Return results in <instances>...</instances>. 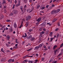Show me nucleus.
I'll list each match as a JSON object with an SVG mask.
<instances>
[{"label": "nucleus", "mask_w": 63, "mask_h": 63, "mask_svg": "<svg viewBox=\"0 0 63 63\" xmlns=\"http://www.w3.org/2000/svg\"><path fill=\"white\" fill-rule=\"evenodd\" d=\"M31 19V17L30 16H29L27 17L26 20V21H28V20H30Z\"/></svg>", "instance_id": "f257e3e1"}, {"label": "nucleus", "mask_w": 63, "mask_h": 63, "mask_svg": "<svg viewBox=\"0 0 63 63\" xmlns=\"http://www.w3.org/2000/svg\"><path fill=\"white\" fill-rule=\"evenodd\" d=\"M33 9H29L27 11L28 13H30L32 12H33Z\"/></svg>", "instance_id": "f03ea898"}, {"label": "nucleus", "mask_w": 63, "mask_h": 63, "mask_svg": "<svg viewBox=\"0 0 63 63\" xmlns=\"http://www.w3.org/2000/svg\"><path fill=\"white\" fill-rule=\"evenodd\" d=\"M56 11L55 10H54L52 11L51 12V13L52 15H53V14H55V13H56Z\"/></svg>", "instance_id": "7ed1b4c3"}, {"label": "nucleus", "mask_w": 63, "mask_h": 63, "mask_svg": "<svg viewBox=\"0 0 63 63\" xmlns=\"http://www.w3.org/2000/svg\"><path fill=\"white\" fill-rule=\"evenodd\" d=\"M42 18L41 17H39L38 19L37 20V21L38 22H40L42 20Z\"/></svg>", "instance_id": "20e7f679"}, {"label": "nucleus", "mask_w": 63, "mask_h": 63, "mask_svg": "<svg viewBox=\"0 0 63 63\" xmlns=\"http://www.w3.org/2000/svg\"><path fill=\"white\" fill-rule=\"evenodd\" d=\"M14 26L15 28H17V25L16 24V22H15L14 23Z\"/></svg>", "instance_id": "39448f33"}, {"label": "nucleus", "mask_w": 63, "mask_h": 63, "mask_svg": "<svg viewBox=\"0 0 63 63\" xmlns=\"http://www.w3.org/2000/svg\"><path fill=\"white\" fill-rule=\"evenodd\" d=\"M42 46H44V43H42L41 44H40V45H39V47L40 48V47H42Z\"/></svg>", "instance_id": "423d86ee"}, {"label": "nucleus", "mask_w": 63, "mask_h": 63, "mask_svg": "<svg viewBox=\"0 0 63 63\" xmlns=\"http://www.w3.org/2000/svg\"><path fill=\"white\" fill-rule=\"evenodd\" d=\"M46 24V22H44V23H42V24H41V26H43V27H45L46 26L45 25Z\"/></svg>", "instance_id": "0eeeda50"}, {"label": "nucleus", "mask_w": 63, "mask_h": 63, "mask_svg": "<svg viewBox=\"0 0 63 63\" xmlns=\"http://www.w3.org/2000/svg\"><path fill=\"white\" fill-rule=\"evenodd\" d=\"M45 34V32L43 31L42 32H40V35H41L42 37V35H43V34Z\"/></svg>", "instance_id": "6e6552de"}, {"label": "nucleus", "mask_w": 63, "mask_h": 63, "mask_svg": "<svg viewBox=\"0 0 63 63\" xmlns=\"http://www.w3.org/2000/svg\"><path fill=\"white\" fill-rule=\"evenodd\" d=\"M13 13L14 14H16L17 13V11L16 10H15L13 11Z\"/></svg>", "instance_id": "1a4fd4ad"}, {"label": "nucleus", "mask_w": 63, "mask_h": 63, "mask_svg": "<svg viewBox=\"0 0 63 63\" xmlns=\"http://www.w3.org/2000/svg\"><path fill=\"white\" fill-rule=\"evenodd\" d=\"M59 49V48H58L56 50H55V51H54V54H56V52H57V50H58H58Z\"/></svg>", "instance_id": "9d476101"}, {"label": "nucleus", "mask_w": 63, "mask_h": 63, "mask_svg": "<svg viewBox=\"0 0 63 63\" xmlns=\"http://www.w3.org/2000/svg\"><path fill=\"white\" fill-rule=\"evenodd\" d=\"M5 60H6V59H5V58H3L1 60V61L3 62L4 61H5Z\"/></svg>", "instance_id": "9b49d317"}, {"label": "nucleus", "mask_w": 63, "mask_h": 63, "mask_svg": "<svg viewBox=\"0 0 63 63\" xmlns=\"http://www.w3.org/2000/svg\"><path fill=\"white\" fill-rule=\"evenodd\" d=\"M6 39H7L8 40H9L10 39V37L9 35H8L7 36H6Z\"/></svg>", "instance_id": "f8f14e48"}, {"label": "nucleus", "mask_w": 63, "mask_h": 63, "mask_svg": "<svg viewBox=\"0 0 63 63\" xmlns=\"http://www.w3.org/2000/svg\"><path fill=\"white\" fill-rule=\"evenodd\" d=\"M32 35H30L29 36L27 37V38L28 39H30V38H32Z\"/></svg>", "instance_id": "ddd939ff"}, {"label": "nucleus", "mask_w": 63, "mask_h": 63, "mask_svg": "<svg viewBox=\"0 0 63 63\" xmlns=\"http://www.w3.org/2000/svg\"><path fill=\"white\" fill-rule=\"evenodd\" d=\"M25 36L24 35H23L22 36L23 37H24V38H26V36H27V34L26 33H25Z\"/></svg>", "instance_id": "4468645a"}, {"label": "nucleus", "mask_w": 63, "mask_h": 63, "mask_svg": "<svg viewBox=\"0 0 63 63\" xmlns=\"http://www.w3.org/2000/svg\"><path fill=\"white\" fill-rule=\"evenodd\" d=\"M57 47V46L56 45L53 48V49H55L56 48V47Z\"/></svg>", "instance_id": "2eb2a0df"}, {"label": "nucleus", "mask_w": 63, "mask_h": 63, "mask_svg": "<svg viewBox=\"0 0 63 63\" xmlns=\"http://www.w3.org/2000/svg\"><path fill=\"white\" fill-rule=\"evenodd\" d=\"M39 46H37L35 47V49H39Z\"/></svg>", "instance_id": "dca6fc26"}, {"label": "nucleus", "mask_w": 63, "mask_h": 63, "mask_svg": "<svg viewBox=\"0 0 63 63\" xmlns=\"http://www.w3.org/2000/svg\"><path fill=\"white\" fill-rule=\"evenodd\" d=\"M31 41H33L34 39H35V38L34 37H32L30 39Z\"/></svg>", "instance_id": "f3484780"}, {"label": "nucleus", "mask_w": 63, "mask_h": 63, "mask_svg": "<svg viewBox=\"0 0 63 63\" xmlns=\"http://www.w3.org/2000/svg\"><path fill=\"white\" fill-rule=\"evenodd\" d=\"M20 9H21L22 12H23V9H22V6H21L20 7Z\"/></svg>", "instance_id": "a211bd4d"}, {"label": "nucleus", "mask_w": 63, "mask_h": 63, "mask_svg": "<svg viewBox=\"0 0 63 63\" xmlns=\"http://www.w3.org/2000/svg\"><path fill=\"white\" fill-rule=\"evenodd\" d=\"M1 51H2V52H3V53H4V50H3V48H1Z\"/></svg>", "instance_id": "6ab92c4d"}, {"label": "nucleus", "mask_w": 63, "mask_h": 63, "mask_svg": "<svg viewBox=\"0 0 63 63\" xmlns=\"http://www.w3.org/2000/svg\"><path fill=\"white\" fill-rule=\"evenodd\" d=\"M12 59H10V60H9L8 61L9 62V63H11V62H12Z\"/></svg>", "instance_id": "aec40b11"}, {"label": "nucleus", "mask_w": 63, "mask_h": 63, "mask_svg": "<svg viewBox=\"0 0 63 63\" xmlns=\"http://www.w3.org/2000/svg\"><path fill=\"white\" fill-rule=\"evenodd\" d=\"M22 24H23V21L22 22V23L21 24V26L20 27H19V28H21V27H22Z\"/></svg>", "instance_id": "412c9836"}, {"label": "nucleus", "mask_w": 63, "mask_h": 63, "mask_svg": "<svg viewBox=\"0 0 63 63\" xmlns=\"http://www.w3.org/2000/svg\"><path fill=\"white\" fill-rule=\"evenodd\" d=\"M52 6H50L48 7V9L49 10H50V9H52Z\"/></svg>", "instance_id": "4be33fe9"}, {"label": "nucleus", "mask_w": 63, "mask_h": 63, "mask_svg": "<svg viewBox=\"0 0 63 63\" xmlns=\"http://www.w3.org/2000/svg\"><path fill=\"white\" fill-rule=\"evenodd\" d=\"M24 2L25 3H27V0H24Z\"/></svg>", "instance_id": "5701e85b"}, {"label": "nucleus", "mask_w": 63, "mask_h": 63, "mask_svg": "<svg viewBox=\"0 0 63 63\" xmlns=\"http://www.w3.org/2000/svg\"><path fill=\"white\" fill-rule=\"evenodd\" d=\"M28 57V56H25L24 57H23V59H25V58H26V57Z\"/></svg>", "instance_id": "b1692460"}, {"label": "nucleus", "mask_w": 63, "mask_h": 63, "mask_svg": "<svg viewBox=\"0 0 63 63\" xmlns=\"http://www.w3.org/2000/svg\"><path fill=\"white\" fill-rule=\"evenodd\" d=\"M52 34H53L52 32H51L50 33V34H49V35H50V37L51 36H52Z\"/></svg>", "instance_id": "393cba45"}, {"label": "nucleus", "mask_w": 63, "mask_h": 63, "mask_svg": "<svg viewBox=\"0 0 63 63\" xmlns=\"http://www.w3.org/2000/svg\"><path fill=\"white\" fill-rule=\"evenodd\" d=\"M6 21L7 22H11V21L10 20L7 19L6 20Z\"/></svg>", "instance_id": "a878e982"}, {"label": "nucleus", "mask_w": 63, "mask_h": 63, "mask_svg": "<svg viewBox=\"0 0 63 63\" xmlns=\"http://www.w3.org/2000/svg\"><path fill=\"white\" fill-rule=\"evenodd\" d=\"M60 10V9H58L57 10V11H56V12H57V13H58V12H59Z\"/></svg>", "instance_id": "bb28decb"}, {"label": "nucleus", "mask_w": 63, "mask_h": 63, "mask_svg": "<svg viewBox=\"0 0 63 63\" xmlns=\"http://www.w3.org/2000/svg\"><path fill=\"white\" fill-rule=\"evenodd\" d=\"M54 39V38H50L51 40L50 41H51V42L52 41V40H53V39Z\"/></svg>", "instance_id": "cd10ccee"}, {"label": "nucleus", "mask_w": 63, "mask_h": 63, "mask_svg": "<svg viewBox=\"0 0 63 63\" xmlns=\"http://www.w3.org/2000/svg\"><path fill=\"white\" fill-rule=\"evenodd\" d=\"M2 8V3L1 2H0V8Z\"/></svg>", "instance_id": "c85d7f7f"}, {"label": "nucleus", "mask_w": 63, "mask_h": 63, "mask_svg": "<svg viewBox=\"0 0 63 63\" xmlns=\"http://www.w3.org/2000/svg\"><path fill=\"white\" fill-rule=\"evenodd\" d=\"M57 63V61H54L52 62V63Z\"/></svg>", "instance_id": "c756f323"}, {"label": "nucleus", "mask_w": 63, "mask_h": 63, "mask_svg": "<svg viewBox=\"0 0 63 63\" xmlns=\"http://www.w3.org/2000/svg\"><path fill=\"white\" fill-rule=\"evenodd\" d=\"M20 3H18V4H17V7H18V6H20Z\"/></svg>", "instance_id": "7c9ffc66"}, {"label": "nucleus", "mask_w": 63, "mask_h": 63, "mask_svg": "<svg viewBox=\"0 0 63 63\" xmlns=\"http://www.w3.org/2000/svg\"><path fill=\"white\" fill-rule=\"evenodd\" d=\"M32 49L30 48L29 49L27 50V51H31V50Z\"/></svg>", "instance_id": "2f4dec72"}, {"label": "nucleus", "mask_w": 63, "mask_h": 63, "mask_svg": "<svg viewBox=\"0 0 63 63\" xmlns=\"http://www.w3.org/2000/svg\"><path fill=\"white\" fill-rule=\"evenodd\" d=\"M63 46V43H62V44L60 46V47H62Z\"/></svg>", "instance_id": "473e14b6"}, {"label": "nucleus", "mask_w": 63, "mask_h": 63, "mask_svg": "<svg viewBox=\"0 0 63 63\" xmlns=\"http://www.w3.org/2000/svg\"><path fill=\"white\" fill-rule=\"evenodd\" d=\"M27 60H25L23 62H24V63H26V62H27Z\"/></svg>", "instance_id": "72a5a7b5"}, {"label": "nucleus", "mask_w": 63, "mask_h": 63, "mask_svg": "<svg viewBox=\"0 0 63 63\" xmlns=\"http://www.w3.org/2000/svg\"><path fill=\"white\" fill-rule=\"evenodd\" d=\"M56 19H54L53 20V22H55L56 21Z\"/></svg>", "instance_id": "f704fd0d"}, {"label": "nucleus", "mask_w": 63, "mask_h": 63, "mask_svg": "<svg viewBox=\"0 0 63 63\" xmlns=\"http://www.w3.org/2000/svg\"><path fill=\"white\" fill-rule=\"evenodd\" d=\"M45 58H42L41 60L42 61H44Z\"/></svg>", "instance_id": "c9c22d12"}, {"label": "nucleus", "mask_w": 63, "mask_h": 63, "mask_svg": "<svg viewBox=\"0 0 63 63\" xmlns=\"http://www.w3.org/2000/svg\"><path fill=\"white\" fill-rule=\"evenodd\" d=\"M61 55H62V54L61 53H60L57 56L58 57H59V56H60Z\"/></svg>", "instance_id": "e433bc0d"}, {"label": "nucleus", "mask_w": 63, "mask_h": 63, "mask_svg": "<svg viewBox=\"0 0 63 63\" xmlns=\"http://www.w3.org/2000/svg\"><path fill=\"white\" fill-rule=\"evenodd\" d=\"M59 36V33H58L57 34V37L58 38Z\"/></svg>", "instance_id": "4c0bfd02"}, {"label": "nucleus", "mask_w": 63, "mask_h": 63, "mask_svg": "<svg viewBox=\"0 0 63 63\" xmlns=\"http://www.w3.org/2000/svg\"><path fill=\"white\" fill-rule=\"evenodd\" d=\"M58 28H57L55 30V31H58Z\"/></svg>", "instance_id": "58836bf2"}, {"label": "nucleus", "mask_w": 63, "mask_h": 63, "mask_svg": "<svg viewBox=\"0 0 63 63\" xmlns=\"http://www.w3.org/2000/svg\"><path fill=\"white\" fill-rule=\"evenodd\" d=\"M39 7H40V5H38L37 6V7L36 8L37 9H39Z\"/></svg>", "instance_id": "ea45409f"}, {"label": "nucleus", "mask_w": 63, "mask_h": 63, "mask_svg": "<svg viewBox=\"0 0 63 63\" xmlns=\"http://www.w3.org/2000/svg\"><path fill=\"white\" fill-rule=\"evenodd\" d=\"M15 4H14L13 5V8H12L13 9H14V8H15Z\"/></svg>", "instance_id": "a19ab883"}, {"label": "nucleus", "mask_w": 63, "mask_h": 63, "mask_svg": "<svg viewBox=\"0 0 63 63\" xmlns=\"http://www.w3.org/2000/svg\"><path fill=\"white\" fill-rule=\"evenodd\" d=\"M28 25V23H27L26 24V27H27V26Z\"/></svg>", "instance_id": "79ce46f5"}, {"label": "nucleus", "mask_w": 63, "mask_h": 63, "mask_svg": "<svg viewBox=\"0 0 63 63\" xmlns=\"http://www.w3.org/2000/svg\"><path fill=\"white\" fill-rule=\"evenodd\" d=\"M45 8V7H42L41 9L42 10H43V9H44Z\"/></svg>", "instance_id": "37998d69"}, {"label": "nucleus", "mask_w": 63, "mask_h": 63, "mask_svg": "<svg viewBox=\"0 0 63 63\" xmlns=\"http://www.w3.org/2000/svg\"><path fill=\"white\" fill-rule=\"evenodd\" d=\"M33 31V30L32 29L29 30V32H31V31Z\"/></svg>", "instance_id": "c03bdc74"}, {"label": "nucleus", "mask_w": 63, "mask_h": 63, "mask_svg": "<svg viewBox=\"0 0 63 63\" xmlns=\"http://www.w3.org/2000/svg\"><path fill=\"white\" fill-rule=\"evenodd\" d=\"M29 63H32V61H30L28 62Z\"/></svg>", "instance_id": "a18cd8bd"}, {"label": "nucleus", "mask_w": 63, "mask_h": 63, "mask_svg": "<svg viewBox=\"0 0 63 63\" xmlns=\"http://www.w3.org/2000/svg\"><path fill=\"white\" fill-rule=\"evenodd\" d=\"M10 16H13V14L12 13H11L10 14Z\"/></svg>", "instance_id": "49530a36"}, {"label": "nucleus", "mask_w": 63, "mask_h": 63, "mask_svg": "<svg viewBox=\"0 0 63 63\" xmlns=\"http://www.w3.org/2000/svg\"><path fill=\"white\" fill-rule=\"evenodd\" d=\"M6 45L7 46V47H8V46H9V45L8 44H6Z\"/></svg>", "instance_id": "de8ad7c7"}, {"label": "nucleus", "mask_w": 63, "mask_h": 63, "mask_svg": "<svg viewBox=\"0 0 63 63\" xmlns=\"http://www.w3.org/2000/svg\"><path fill=\"white\" fill-rule=\"evenodd\" d=\"M15 4H16V2H17V1H16V0H15Z\"/></svg>", "instance_id": "09e8293b"}, {"label": "nucleus", "mask_w": 63, "mask_h": 63, "mask_svg": "<svg viewBox=\"0 0 63 63\" xmlns=\"http://www.w3.org/2000/svg\"><path fill=\"white\" fill-rule=\"evenodd\" d=\"M54 6H55V5H54V4H53L52 5V7H54Z\"/></svg>", "instance_id": "8fccbe9b"}, {"label": "nucleus", "mask_w": 63, "mask_h": 63, "mask_svg": "<svg viewBox=\"0 0 63 63\" xmlns=\"http://www.w3.org/2000/svg\"><path fill=\"white\" fill-rule=\"evenodd\" d=\"M39 24V23L37 22L36 23V24H37V25H38Z\"/></svg>", "instance_id": "3c124183"}, {"label": "nucleus", "mask_w": 63, "mask_h": 63, "mask_svg": "<svg viewBox=\"0 0 63 63\" xmlns=\"http://www.w3.org/2000/svg\"><path fill=\"white\" fill-rule=\"evenodd\" d=\"M30 0L29 1V2L30 3H31V2H32V0Z\"/></svg>", "instance_id": "603ef678"}, {"label": "nucleus", "mask_w": 63, "mask_h": 63, "mask_svg": "<svg viewBox=\"0 0 63 63\" xmlns=\"http://www.w3.org/2000/svg\"><path fill=\"white\" fill-rule=\"evenodd\" d=\"M3 36H4V37H6V35L5 34H3Z\"/></svg>", "instance_id": "864d4df0"}, {"label": "nucleus", "mask_w": 63, "mask_h": 63, "mask_svg": "<svg viewBox=\"0 0 63 63\" xmlns=\"http://www.w3.org/2000/svg\"><path fill=\"white\" fill-rule=\"evenodd\" d=\"M3 2H4L5 3L6 2V1H5V0H3Z\"/></svg>", "instance_id": "5fc2aeb1"}, {"label": "nucleus", "mask_w": 63, "mask_h": 63, "mask_svg": "<svg viewBox=\"0 0 63 63\" xmlns=\"http://www.w3.org/2000/svg\"><path fill=\"white\" fill-rule=\"evenodd\" d=\"M17 39H16V43H17Z\"/></svg>", "instance_id": "6e6d98bb"}, {"label": "nucleus", "mask_w": 63, "mask_h": 63, "mask_svg": "<svg viewBox=\"0 0 63 63\" xmlns=\"http://www.w3.org/2000/svg\"><path fill=\"white\" fill-rule=\"evenodd\" d=\"M17 47V46H15V48H16Z\"/></svg>", "instance_id": "4d7b16f0"}, {"label": "nucleus", "mask_w": 63, "mask_h": 63, "mask_svg": "<svg viewBox=\"0 0 63 63\" xmlns=\"http://www.w3.org/2000/svg\"><path fill=\"white\" fill-rule=\"evenodd\" d=\"M8 29H9L8 28H7V27L6 28V30H8Z\"/></svg>", "instance_id": "13d9d810"}, {"label": "nucleus", "mask_w": 63, "mask_h": 63, "mask_svg": "<svg viewBox=\"0 0 63 63\" xmlns=\"http://www.w3.org/2000/svg\"><path fill=\"white\" fill-rule=\"evenodd\" d=\"M58 26H60V24H59V23H58Z\"/></svg>", "instance_id": "bf43d9fd"}, {"label": "nucleus", "mask_w": 63, "mask_h": 63, "mask_svg": "<svg viewBox=\"0 0 63 63\" xmlns=\"http://www.w3.org/2000/svg\"><path fill=\"white\" fill-rule=\"evenodd\" d=\"M2 25L0 23V27H2Z\"/></svg>", "instance_id": "052dcab7"}, {"label": "nucleus", "mask_w": 63, "mask_h": 63, "mask_svg": "<svg viewBox=\"0 0 63 63\" xmlns=\"http://www.w3.org/2000/svg\"><path fill=\"white\" fill-rule=\"evenodd\" d=\"M48 49H50V47H48Z\"/></svg>", "instance_id": "680f3d73"}, {"label": "nucleus", "mask_w": 63, "mask_h": 63, "mask_svg": "<svg viewBox=\"0 0 63 63\" xmlns=\"http://www.w3.org/2000/svg\"><path fill=\"white\" fill-rule=\"evenodd\" d=\"M36 56H38V53H37L36 54Z\"/></svg>", "instance_id": "e2e57ef3"}, {"label": "nucleus", "mask_w": 63, "mask_h": 63, "mask_svg": "<svg viewBox=\"0 0 63 63\" xmlns=\"http://www.w3.org/2000/svg\"><path fill=\"white\" fill-rule=\"evenodd\" d=\"M46 29L45 28H44L43 29V31H46Z\"/></svg>", "instance_id": "0e129e2a"}, {"label": "nucleus", "mask_w": 63, "mask_h": 63, "mask_svg": "<svg viewBox=\"0 0 63 63\" xmlns=\"http://www.w3.org/2000/svg\"><path fill=\"white\" fill-rule=\"evenodd\" d=\"M28 35H30L31 34V33H30L28 32Z\"/></svg>", "instance_id": "69168bd1"}, {"label": "nucleus", "mask_w": 63, "mask_h": 63, "mask_svg": "<svg viewBox=\"0 0 63 63\" xmlns=\"http://www.w3.org/2000/svg\"><path fill=\"white\" fill-rule=\"evenodd\" d=\"M6 51H7V52H10V51H9V50H7Z\"/></svg>", "instance_id": "338daca9"}, {"label": "nucleus", "mask_w": 63, "mask_h": 63, "mask_svg": "<svg viewBox=\"0 0 63 63\" xmlns=\"http://www.w3.org/2000/svg\"><path fill=\"white\" fill-rule=\"evenodd\" d=\"M39 30L40 31H41L42 30V29L41 28L39 29Z\"/></svg>", "instance_id": "774afa93"}]
</instances>
